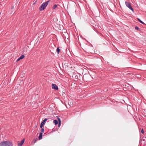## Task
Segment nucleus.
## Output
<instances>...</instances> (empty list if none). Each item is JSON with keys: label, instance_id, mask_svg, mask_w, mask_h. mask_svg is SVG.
Returning <instances> with one entry per match:
<instances>
[{"label": "nucleus", "instance_id": "nucleus-8", "mask_svg": "<svg viewBox=\"0 0 146 146\" xmlns=\"http://www.w3.org/2000/svg\"><path fill=\"white\" fill-rule=\"evenodd\" d=\"M48 119L47 118H45L42 122L41 123L43 124V125H44L46 121Z\"/></svg>", "mask_w": 146, "mask_h": 146}, {"label": "nucleus", "instance_id": "nucleus-3", "mask_svg": "<svg viewBox=\"0 0 146 146\" xmlns=\"http://www.w3.org/2000/svg\"><path fill=\"white\" fill-rule=\"evenodd\" d=\"M125 4L127 7L129 8V9H131L133 11V12H134L133 9L132 7L130 4L127 1H125Z\"/></svg>", "mask_w": 146, "mask_h": 146}, {"label": "nucleus", "instance_id": "nucleus-14", "mask_svg": "<svg viewBox=\"0 0 146 146\" xmlns=\"http://www.w3.org/2000/svg\"><path fill=\"white\" fill-rule=\"evenodd\" d=\"M86 75H84V76H83V78L85 80H86L87 81V80L86 79Z\"/></svg>", "mask_w": 146, "mask_h": 146}, {"label": "nucleus", "instance_id": "nucleus-17", "mask_svg": "<svg viewBox=\"0 0 146 146\" xmlns=\"http://www.w3.org/2000/svg\"><path fill=\"white\" fill-rule=\"evenodd\" d=\"M44 125H43V124L41 123L40 126V127L41 128H42V127L44 126Z\"/></svg>", "mask_w": 146, "mask_h": 146}, {"label": "nucleus", "instance_id": "nucleus-9", "mask_svg": "<svg viewBox=\"0 0 146 146\" xmlns=\"http://www.w3.org/2000/svg\"><path fill=\"white\" fill-rule=\"evenodd\" d=\"M53 122L55 125L57 124L58 123V120L56 119L54 120L53 121Z\"/></svg>", "mask_w": 146, "mask_h": 146}, {"label": "nucleus", "instance_id": "nucleus-13", "mask_svg": "<svg viewBox=\"0 0 146 146\" xmlns=\"http://www.w3.org/2000/svg\"><path fill=\"white\" fill-rule=\"evenodd\" d=\"M57 7V5L56 4H55L52 7V9H54L55 8H56Z\"/></svg>", "mask_w": 146, "mask_h": 146}, {"label": "nucleus", "instance_id": "nucleus-22", "mask_svg": "<svg viewBox=\"0 0 146 146\" xmlns=\"http://www.w3.org/2000/svg\"><path fill=\"white\" fill-rule=\"evenodd\" d=\"M55 130V129L53 128V129H52V131H54Z\"/></svg>", "mask_w": 146, "mask_h": 146}, {"label": "nucleus", "instance_id": "nucleus-11", "mask_svg": "<svg viewBox=\"0 0 146 146\" xmlns=\"http://www.w3.org/2000/svg\"><path fill=\"white\" fill-rule=\"evenodd\" d=\"M135 29L137 30L138 31H141V30L140 29V28L139 27H137V26H136V27H135Z\"/></svg>", "mask_w": 146, "mask_h": 146}, {"label": "nucleus", "instance_id": "nucleus-23", "mask_svg": "<svg viewBox=\"0 0 146 146\" xmlns=\"http://www.w3.org/2000/svg\"><path fill=\"white\" fill-rule=\"evenodd\" d=\"M14 8V6H12L11 7V9H13Z\"/></svg>", "mask_w": 146, "mask_h": 146}, {"label": "nucleus", "instance_id": "nucleus-4", "mask_svg": "<svg viewBox=\"0 0 146 146\" xmlns=\"http://www.w3.org/2000/svg\"><path fill=\"white\" fill-rule=\"evenodd\" d=\"M52 88L53 89L57 90H58V86L56 84H52Z\"/></svg>", "mask_w": 146, "mask_h": 146}, {"label": "nucleus", "instance_id": "nucleus-24", "mask_svg": "<svg viewBox=\"0 0 146 146\" xmlns=\"http://www.w3.org/2000/svg\"><path fill=\"white\" fill-rule=\"evenodd\" d=\"M36 141V140H35V142Z\"/></svg>", "mask_w": 146, "mask_h": 146}, {"label": "nucleus", "instance_id": "nucleus-7", "mask_svg": "<svg viewBox=\"0 0 146 146\" xmlns=\"http://www.w3.org/2000/svg\"><path fill=\"white\" fill-rule=\"evenodd\" d=\"M42 133H40L39 134V135L38 137V139L39 140H40L42 139Z\"/></svg>", "mask_w": 146, "mask_h": 146}, {"label": "nucleus", "instance_id": "nucleus-21", "mask_svg": "<svg viewBox=\"0 0 146 146\" xmlns=\"http://www.w3.org/2000/svg\"><path fill=\"white\" fill-rule=\"evenodd\" d=\"M10 146H12V144L10 142Z\"/></svg>", "mask_w": 146, "mask_h": 146}, {"label": "nucleus", "instance_id": "nucleus-20", "mask_svg": "<svg viewBox=\"0 0 146 146\" xmlns=\"http://www.w3.org/2000/svg\"><path fill=\"white\" fill-rule=\"evenodd\" d=\"M72 102L70 103V104L69 103H68V104L70 105V106H71V105H72V104H71Z\"/></svg>", "mask_w": 146, "mask_h": 146}, {"label": "nucleus", "instance_id": "nucleus-19", "mask_svg": "<svg viewBox=\"0 0 146 146\" xmlns=\"http://www.w3.org/2000/svg\"><path fill=\"white\" fill-rule=\"evenodd\" d=\"M61 124V122H58V127H59L60 126Z\"/></svg>", "mask_w": 146, "mask_h": 146}, {"label": "nucleus", "instance_id": "nucleus-2", "mask_svg": "<svg viewBox=\"0 0 146 146\" xmlns=\"http://www.w3.org/2000/svg\"><path fill=\"white\" fill-rule=\"evenodd\" d=\"M0 146H9V143L8 141H4L0 143Z\"/></svg>", "mask_w": 146, "mask_h": 146}, {"label": "nucleus", "instance_id": "nucleus-18", "mask_svg": "<svg viewBox=\"0 0 146 146\" xmlns=\"http://www.w3.org/2000/svg\"><path fill=\"white\" fill-rule=\"evenodd\" d=\"M141 133H143V134L144 133V130H143V129H142L141 130Z\"/></svg>", "mask_w": 146, "mask_h": 146}, {"label": "nucleus", "instance_id": "nucleus-12", "mask_svg": "<svg viewBox=\"0 0 146 146\" xmlns=\"http://www.w3.org/2000/svg\"><path fill=\"white\" fill-rule=\"evenodd\" d=\"M60 51V49H59V47H58L56 49V52L58 54H59Z\"/></svg>", "mask_w": 146, "mask_h": 146}, {"label": "nucleus", "instance_id": "nucleus-1", "mask_svg": "<svg viewBox=\"0 0 146 146\" xmlns=\"http://www.w3.org/2000/svg\"><path fill=\"white\" fill-rule=\"evenodd\" d=\"M50 1V0H48L45 3H43L40 7L39 8V10L41 11L44 10L45 8L48 5V4Z\"/></svg>", "mask_w": 146, "mask_h": 146}, {"label": "nucleus", "instance_id": "nucleus-15", "mask_svg": "<svg viewBox=\"0 0 146 146\" xmlns=\"http://www.w3.org/2000/svg\"><path fill=\"white\" fill-rule=\"evenodd\" d=\"M57 118L58 120V122H61L60 119V118L59 117H57Z\"/></svg>", "mask_w": 146, "mask_h": 146}, {"label": "nucleus", "instance_id": "nucleus-16", "mask_svg": "<svg viewBox=\"0 0 146 146\" xmlns=\"http://www.w3.org/2000/svg\"><path fill=\"white\" fill-rule=\"evenodd\" d=\"M44 128H41V132L42 133H44Z\"/></svg>", "mask_w": 146, "mask_h": 146}, {"label": "nucleus", "instance_id": "nucleus-6", "mask_svg": "<svg viewBox=\"0 0 146 146\" xmlns=\"http://www.w3.org/2000/svg\"><path fill=\"white\" fill-rule=\"evenodd\" d=\"M25 57V56L23 55H22L18 58L17 60L16 61L18 62L21 59H23Z\"/></svg>", "mask_w": 146, "mask_h": 146}, {"label": "nucleus", "instance_id": "nucleus-5", "mask_svg": "<svg viewBox=\"0 0 146 146\" xmlns=\"http://www.w3.org/2000/svg\"><path fill=\"white\" fill-rule=\"evenodd\" d=\"M25 141V139H23L21 142L19 141L18 142V146H22L23 144Z\"/></svg>", "mask_w": 146, "mask_h": 146}, {"label": "nucleus", "instance_id": "nucleus-10", "mask_svg": "<svg viewBox=\"0 0 146 146\" xmlns=\"http://www.w3.org/2000/svg\"><path fill=\"white\" fill-rule=\"evenodd\" d=\"M137 20L139 21L141 23L143 24H145L139 18L137 19Z\"/></svg>", "mask_w": 146, "mask_h": 146}]
</instances>
